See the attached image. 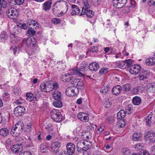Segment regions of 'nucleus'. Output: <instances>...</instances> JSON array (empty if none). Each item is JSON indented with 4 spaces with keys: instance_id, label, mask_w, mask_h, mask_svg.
I'll return each mask as SVG.
<instances>
[{
    "instance_id": "de8ad7c7",
    "label": "nucleus",
    "mask_w": 155,
    "mask_h": 155,
    "mask_svg": "<svg viewBox=\"0 0 155 155\" xmlns=\"http://www.w3.org/2000/svg\"><path fill=\"white\" fill-rule=\"evenodd\" d=\"M126 68L127 67L125 61L120 62V68L124 69Z\"/></svg>"
},
{
    "instance_id": "f8f14e48",
    "label": "nucleus",
    "mask_w": 155,
    "mask_h": 155,
    "mask_svg": "<svg viewBox=\"0 0 155 155\" xmlns=\"http://www.w3.org/2000/svg\"><path fill=\"white\" fill-rule=\"evenodd\" d=\"M66 147L68 154V155H72L75 150V145L71 143H69L67 144Z\"/></svg>"
},
{
    "instance_id": "aec40b11",
    "label": "nucleus",
    "mask_w": 155,
    "mask_h": 155,
    "mask_svg": "<svg viewBox=\"0 0 155 155\" xmlns=\"http://www.w3.org/2000/svg\"><path fill=\"white\" fill-rule=\"evenodd\" d=\"M28 21L27 23V25L30 26V27L31 26V28L34 29H36L37 28H38V24L34 20H28Z\"/></svg>"
},
{
    "instance_id": "7ed1b4c3",
    "label": "nucleus",
    "mask_w": 155,
    "mask_h": 155,
    "mask_svg": "<svg viewBox=\"0 0 155 155\" xmlns=\"http://www.w3.org/2000/svg\"><path fill=\"white\" fill-rule=\"evenodd\" d=\"M52 10L54 14H56L57 11L60 10L63 7L68 9L67 2L64 0H58L54 4Z\"/></svg>"
},
{
    "instance_id": "58836bf2",
    "label": "nucleus",
    "mask_w": 155,
    "mask_h": 155,
    "mask_svg": "<svg viewBox=\"0 0 155 155\" xmlns=\"http://www.w3.org/2000/svg\"><path fill=\"white\" fill-rule=\"evenodd\" d=\"M94 12L92 10H88V9L87 10L86 12V15L89 18H91L93 17L94 15Z\"/></svg>"
},
{
    "instance_id": "680f3d73",
    "label": "nucleus",
    "mask_w": 155,
    "mask_h": 155,
    "mask_svg": "<svg viewBox=\"0 0 155 155\" xmlns=\"http://www.w3.org/2000/svg\"><path fill=\"white\" fill-rule=\"evenodd\" d=\"M148 3L150 6H155V0H149Z\"/></svg>"
},
{
    "instance_id": "a211bd4d",
    "label": "nucleus",
    "mask_w": 155,
    "mask_h": 155,
    "mask_svg": "<svg viewBox=\"0 0 155 155\" xmlns=\"http://www.w3.org/2000/svg\"><path fill=\"white\" fill-rule=\"evenodd\" d=\"M53 97L55 100H61L62 95L61 93L58 91H55L52 93Z\"/></svg>"
},
{
    "instance_id": "ddd939ff",
    "label": "nucleus",
    "mask_w": 155,
    "mask_h": 155,
    "mask_svg": "<svg viewBox=\"0 0 155 155\" xmlns=\"http://www.w3.org/2000/svg\"><path fill=\"white\" fill-rule=\"evenodd\" d=\"M11 151L15 154L19 153L22 150V147L21 144H15L10 147Z\"/></svg>"
},
{
    "instance_id": "79ce46f5",
    "label": "nucleus",
    "mask_w": 155,
    "mask_h": 155,
    "mask_svg": "<svg viewBox=\"0 0 155 155\" xmlns=\"http://www.w3.org/2000/svg\"><path fill=\"white\" fill-rule=\"evenodd\" d=\"M139 87H136L133 88L131 90V93L134 94H137L139 93Z\"/></svg>"
},
{
    "instance_id": "5701e85b",
    "label": "nucleus",
    "mask_w": 155,
    "mask_h": 155,
    "mask_svg": "<svg viewBox=\"0 0 155 155\" xmlns=\"http://www.w3.org/2000/svg\"><path fill=\"white\" fill-rule=\"evenodd\" d=\"M9 133V130L6 128H3L0 130V135L4 137L7 136Z\"/></svg>"
},
{
    "instance_id": "473e14b6",
    "label": "nucleus",
    "mask_w": 155,
    "mask_h": 155,
    "mask_svg": "<svg viewBox=\"0 0 155 155\" xmlns=\"http://www.w3.org/2000/svg\"><path fill=\"white\" fill-rule=\"evenodd\" d=\"M121 152L123 155H130L131 154L130 150L127 148H123Z\"/></svg>"
},
{
    "instance_id": "4c0bfd02",
    "label": "nucleus",
    "mask_w": 155,
    "mask_h": 155,
    "mask_svg": "<svg viewBox=\"0 0 155 155\" xmlns=\"http://www.w3.org/2000/svg\"><path fill=\"white\" fill-rule=\"evenodd\" d=\"M109 90V87L108 86H107L104 87L102 90H100V92L103 94H106L108 93Z\"/></svg>"
},
{
    "instance_id": "6ab92c4d",
    "label": "nucleus",
    "mask_w": 155,
    "mask_h": 155,
    "mask_svg": "<svg viewBox=\"0 0 155 155\" xmlns=\"http://www.w3.org/2000/svg\"><path fill=\"white\" fill-rule=\"evenodd\" d=\"M99 68L98 64L95 62L91 63L89 66V69L91 71H97L98 69Z\"/></svg>"
},
{
    "instance_id": "a18cd8bd",
    "label": "nucleus",
    "mask_w": 155,
    "mask_h": 155,
    "mask_svg": "<svg viewBox=\"0 0 155 155\" xmlns=\"http://www.w3.org/2000/svg\"><path fill=\"white\" fill-rule=\"evenodd\" d=\"M143 147V145L142 144L137 143L135 145L134 148L137 150H139L141 149Z\"/></svg>"
},
{
    "instance_id": "5fc2aeb1",
    "label": "nucleus",
    "mask_w": 155,
    "mask_h": 155,
    "mask_svg": "<svg viewBox=\"0 0 155 155\" xmlns=\"http://www.w3.org/2000/svg\"><path fill=\"white\" fill-rule=\"evenodd\" d=\"M125 61L127 67L130 66L132 64V60L131 59L127 60Z\"/></svg>"
},
{
    "instance_id": "052dcab7",
    "label": "nucleus",
    "mask_w": 155,
    "mask_h": 155,
    "mask_svg": "<svg viewBox=\"0 0 155 155\" xmlns=\"http://www.w3.org/2000/svg\"><path fill=\"white\" fill-rule=\"evenodd\" d=\"M85 114L84 113H79L77 115L78 117V119L80 120H81L83 118V117L85 115Z\"/></svg>"
},
{
    "instance_id": "603ef678",
    "label": "nucleus",
    "mask_w": 155,
    "mask_h": 155,
    "mask_svg": "<svg viewBox=\"0 0 155 155\" xmlns=\"http://www.w3.org/2000/svg\"><path fill=\"white\" fill-rule=\"evenodd\" d=\"M18 27H20V28L23 29H26L27 28V26L25 23H23L22 24H20L18 25Z\"/></svg>"
},
{
    "instance_id": "f704fd0d",
    "label": "nucleus",
    "mask_w": 155,
    "mask_h": 155,
    "mask_svg": "<svg viewBox=\"0 0 155 155\" xmlns=\"http://www.w3.org/2000/svg\"><path fill=\"white\" fill-rule=\"evenodd\" d=\"M147 87L149 90L152 92L155 91V84L150 83L147 85Z\"/></svg>"
},
{
    "instance_id": "9d476101",
    "label": "nucleus",
    "mask_w": 155,
    "mask_h": 155,
    "mask_svg": "<svg viewBox=\"0 0 155 155\" xmlns=\"http://www.w3.org/2000/svg\"><path fill=\"white\" fill-rule=\"evenodd\" d=\"M141 69V67L138 64H135L131 66L129 68L130 73L132 74L135 75L139 73Z\"/></svg>"
},
{
    "instance_id": "bb28decb",
    "label": "nucleus",
    "mask_w": 155,
    "mask_h": 155,
    "mask_svg": "<svg viewBox=\"0 0 155 155\" xmlns=\"http://www.w3.org/2000/svg\"><path fill=\"white\" fill-rule=\"evenodd\" d=\"M26 99L30 101H35L36 98L34 97L33 94L31 93H28L26 94Z\"/></svg>"
},
{
    "instance_id": "9b49d317",
    "label": "nucleus",
    "mask_w": 155,
    "mask_h": 155,
    "mask_svg": "<svg viewBox=\"0 0 155 155\" xmlns=\"http://www.w3.org/2000/svg\"><path fill=\"white\" fill-rule=\"evenodd\" d=\"M71 83L74 85L73 87H77L78 89V88H84V83L82 81L81 79H74L72 81Z\"/></svg>"
},
{
    "instance_id": "b1692460",
    "label": "nucleus",
    "mask_w": 155,
    "mask_h": 155,
    "mask_svg": "<svg viewBox=\"0 0 155 155\" xmlns=\"http://www.w3.org/2000/svg\"><path fill=\"white\" fill-rule=\"evenodd\" d=\"M146 136L151 142L153 143L155 142V134L149 132L147 134Z\"/></svg>"
},
{
    "instance_id": "f03ea898",
    "label": "nucleus",
    "mask_w": 155,
    "mask_h": 155,
    "mask_svg": "<svg viewBox=\"0 0 155 155\" xmlns=\"http://www.w3.org/2000/svg\"><path fill=\"white\" fill-rule=\"evenodd\" d=\"M23 128V123L18 121L13 126L10 131V134L13 137H17L22 132Z\"/></svg>"
},
{
    "instance_id": "72a5a7b5",
    "label": "nucleus",
    "mask_w": 155,
    "mask_h": 155,
    "mask_svg": "<svg viewBox=\"0 0 155 155\" xmlns=\"http://www.w3.org/2000/svg\"><path fill=\"white\" fill-rule=\"evenodd\" d=\"M7 6V3L5 0H0V11L2 10V8H5Z\"/></svg>"
},
{
    "instance_id": "6e6552de",
    "label": "nucleus",
    "mask_w": 155,
    "mask_h": 155,
    "mask_svg": "<svg viewBox=\"0 0 155 155\" xmlns=\"http://www.w3.org/2000/svg\"><path fill=\"white\" fill-rule=\"evenodd\" d=\"M25 108L21 106H19L16 107L14 110V114L17 117H21L24 114Z\"/></svg>"
},
{
    "instance_id": "393cba45",
    "label": "nucleus",
    "mask_w": 155,
    "mask_h": 155,
    "mask_svg": "<svg viewBox=\"0 0 155 155\" xmlns=\"http://www.w3.org/2000/svg\"><path fill=\"white\" fill-rule=\"evenodd\" d=\"M146 64L148 65H153L155 64V58H150L146 60Z\"/></svg>"
},
{
    "instance_id": "423d86ee",
    "label": "nucleus",
    "mask_w": 155,
    "mask_h": 155,
    "mask_svg": "<svg viewBox=\"0 0 155 155\" xmlns=\"http://www.w3.org/2000/svg\"><path fill=\"white\" fill-rule=\"evenodd\" d=\"M7 16L12 19H16L18 16V12L16 10L11 8L6 11Z\"/></svg>"
},
{
    "instance_id": "cd10ccee",
    "label": "nucleus",
    "mask_w": 155,
    "mask_h": 155,
    "mask_svg": "<svg viewBox=\"0 0 155 155\" xmlns=\"http://www.w3.org/2000/svg\"><path fill=\"white\" fill-rule=\"evenodd\" d=\"M125 116V113L124 110H122L119 112L117 114V118L118 120H121Z\"/></svg>"
},
{
    "instance_id": "bf43d9fd",
    "label": "nucleus",
    "mask_w": 155,
    "mask_h": 155,
    "mask_svg": "<svg viewBox=\"0 0 155 155\" xmlns=\"http://www.w3.org/2000/svg\"><path fill=\"white\" fill-rule=\"evenodd\" d=\"M88 9H85L84 8H82V9L80 15V16H82L84 14H86V12Z\"/></svg>"
},
{
    "instance_id": "8fccbe9b",
    "label": "nucleus",
    "mask_w": 155,
    "mask_h": 155,
    "mask_svg": "<svg viewBox=\"0 0 155 155\" xmlns=\"http://www.w3.org/2000/svg\"><path fill=\"white\" fill-rule=\"evenodd\" d=\"M30 47L31 48V49L33 52L38 50L39 49L38 46L36 44V43L34 45H32Z\"/></svg>"
},
{
    "instance_id": "1a4fd4ad",
    "label": "nucleus",
    "mask_w": 155,
    "mask_h": 155,
    "mask_svg": "<svg viewBox=\"0 0 155 155\" xmlns=\"http://www.w3.org/2000/svg\"><path fill=\"white\" fill-rule=\"evenodd\" d=\"M127 2V0H113V6L117 8H121L124 6Z\"/></svg>"
},
{
    "instance_id": "c756f323",
    "label": "nucleus",
    "mask_w": 155,
    "mask_h": 155,
    "mask_svg": "<svg viewBox=\"0 0 155 155\" xmlns=\"http://www.w3.org/2000/svg\"><path fill=\"white\" fill-rule=\"evenodd\" d=\"M141 134L140 133H134L132 136V137L134 141H137L140 139Z\"/></svg>"
},
{
    "instance_id": "a19ab883",
    "label": "nucleus",
    "mask_w": 155,
    "mask_h": 155,
    "mask_svg": "<svg viewBox=\"0 0 155 155\" xmlns=\"http://www.w3.org/2000/svg\"><path fill=\"white\" fill-rule=\"evenodd\" d=\"M108 70V68H103L100 70L99 73L101 75L103 74L107 73Z\"/></svg>"
},
{
    "instance_id": "2f4dec72",
    "label": "nucleus",
    "mask_w": 155,
    "mask_h": 155,
    "mask_svg": "<svg viewBox=\"0 0 155 155\" xmlns=\"http://www.w3.org/2000/svg\"><path fill=\"white\" fill-rule=\"evenodd\" d=\"M53 104L54 106L58 108H61L63 105L61 100H55V101L53 102Z\"/></svg>"
},
{
    "instance_id": "09e8293b",
    "label": "nucleus",
    "mask_w": 155,
    "mask_h": 155,
    "mask_svg": "<svg viewBox=\"0 0 155 155\" xmlns=\"http://www.w3.org/2000/svg\"><path fill=\"white\" fill-rule=\"evenodd\" d=\"M72 73L74 74L79 75L81 74L80 71L78 70L77 68H75L72 70Z\"/></svg>"
},
{
    "instance_id": "0eeeda50",
    "label": "nucleus",
    "mask_w": 155,
    "mask_h": 155,
    "mask_svg": "<svg viewBox=\"0 0 155 155\" xmlns=\"http://www.w3.org/2000/svg\"><path fill=\"white\" fill-rule=\"evenodd\" d=\"M36 42V40L33 37L24 38L22 41V43L24 45L28 47L30 46V47L32 45H34Z\"/></svg>"
},
{
    "instance_id": "338daca9",
    "label": "nucleus",
    "mask_w": 155,
    "mask_h": 155,
    "mask_svg": "<svg viewBox=\"0 0 155 155\" xmlns=\"http://www.w3.org/2000/svg\"><path fill=\"white\" fill-rule=\"evenodd\" d=\"M12 142V140L11 139L9 138H8L6 141V144L8 145H11Z\"/></svg>"
},
{
    "instance_id": "69168bd1",
    "label": "nucleus",
    "mask_w": 155,
    "mask_h": 155,
    "mask_svg": "<svg viewBox=\"0 0 155 155\" xmlns=\"http://www.w3.org/2000/svg\"><path fill=\"white\" fill-rule=\"evenodd\" d=\"M152 155H155V145H153L151 148Z\"/></svg>"
},
{
    "instance_id": "6e6d98bb",
    "label": "nucleus",
    "mask_w": 155,
    "mask_h": 155,
    "mask_svg": "<svg viewBox=\"0 0 155 155\" xmlns=\"http://www.w3.org/2000/svg\"><path fill=\"white\" fill-rule=\"evenodd\" d=\"M84 136H85V137H84V138H85L86 137L87 140L90 139L91 137V136L90 135V131L86 132L85 134L84 135Z\"/></svg>"
},
{
    "instance_id": "0e129e2a",
    "label": "nucleus",
    "mask_w": 155,
    "mask_h": 155,
    "mask_svg": "<svg viewBox=\"0 0 155 155\" xmlns=\"http://www.w3.org/2000/svg\"><path fill=\"white\" fill-rule=\"evenodd\" d=\"M97 50V48L96 47L93 46L91 48L90 51L91 52L93 53L96 52Z\"/></svg>"
},
{
    "instance_id": "e2e57ef3",
    "label": "nucleus",
    "mask_w": 155,
    "mask_h": 155,
    "mask_svg": "<svg viewBox=\"0 0 155 155\" xmlns=\"http://www.w3.org/2000/svg\"><path fill=\"white\" fill-rule=\"evenodd\" d=\"M24 1V0H15V3L18 5H22Z\"/></svg>"
},
{
    "instance_id": "20e7f679",
    "label": "nucleus",
    "mask_w": 155,
    "mask_h": 155,
    "mask_svg": "<svg viewBox=\"0 0 155 155\" xmlns=\"http://www.w3.org/2000/svg\"><path fill=\"white\" fill-rule=\"evenodd\" d=\"M51 118L57 122H60L62 121L64 117L62 116L61 113L58 110L54 109L51 113Z\"/></svg>"
},
{
    "instance_id": "c03bdc74",
    "label": "nucleus",
    "mask_w": 155,
    "mask_h": 155,
    "mask_svg": "<svg viewBox=\"0 0 155 155\" xmlns=\"http://www.w3.org/2000/svg\"><path fill=\"white\" fill-rule=\"evenodd\" d=\"M83 3L84 6L83 8H84L85 9H88L90 8L89 5L88 3L87 0H83Z\"/></svg>"
},
{
    "instance_id": "37998d69",
    "label": "nucleus",
    "mask_w": 155,
    "mask_h": 155,
    "mask_svg": "<svg viewBox=\"0 0 155 155\" xmlns=\"http://www.w3.org/2000/svg\"><path fill=\"white\" fill-rule=\"evenodd\" d=\"M7 38V33L3 31L0 35V38L1 39H6Z\"/></svg>"
},
{
    "instance_id": "c9c22d12",
    "label": "nucleus",
    "mask_w": 155,
    "mask_h": 155,
    "mask_svg": "<svg viewBox=\"0 0 155 155\" xmlns=\"http://www.w3.org/2000/svg\"><path fill=\"white\" fill-rule=\"evenodd\" d=\"M57 68L60 69V71H64L65 68V64L60 62L58 64V67Z\"/></svg>"
},
{
    "instance_id": "7c9ffc66",
    "label": "nucleus",
    "mask_w": 155,
    "mask_h": 155,
    "mask_svg": "<svg viewBox=\"0 0 155 155\" xmlns=\"http://www.w3.org/2000/svg\"><path fill=\"white\" fill-rule=\"evenodd\" d=\"M61 146V143L59 141L56 142L52 143L51 145L52 149L54 151L55 149L59 148Z\"/></svg>"
},
{
    "instance_id": "864d4df0",
    "label": "nucleus",
    "mask_w": 155,
    "mask_h": 155,
    "mask_svg": "<svg viewBox=\"0 0 155 155\" xmlns=\"http://www.w3.org/2000/svg\"><path fill=\"white\" fill-rule=\"evenodd\" d=\"M84 140L79 141L77 143V145L78 147H83Z\"/></svg>"
},
{
    "instance_id": "412c9836",
    "label": "nucleus",
    "mask_w": 155,
    "mask_h": 155,
    "mask_svg": "<svg viewBox=\"0 0 155 155\" xmlns=\"http://www.w3.org/2000/svg\"><path fill=\"white\" fill-rule=\"evenodd\" d=\"M132 102L134 105H140L141 102V99L140 97L136 96L133 98Z\"/></svg>"
},
{
    "instance_id": "3c124183",
    "label": "nucleus",
    "mask_w": 155,
    "mask_h": 155,
    "mask_svg": "<svg viewBox=\"0 0 155 155\" xmlns=\"http://www.w3.org/2000/svg\"><path fill=\"white\" fill-rule=\"evenodd\" d=\"M83 117V118L81 120V121L84 122H87L88 121L89 117L88 115L85 114V115Z\"/></svg>"
},
{
    "instance_id": "774afa93",
    "label": "nucleus",
    "mask_w": 155,
    "mask_h": 155,
    "mask_svg": "<svg viewBox=\"0 0 155 155\" xmlns=\"http://www.w3.org/2000/svg\"><path fill=\"white\" fill-rule=\"evenodd\" d=\"M19 155H32L31 152L28 151H26L24 152L23 153L22 152L21 154Z\"/></svg>"
},
{
    "instance_id": "dca6fc26",
    "label": "nucleus",
    "mask_w": 155,
    "mask_h": 155,
    "mask_svg": "<svg viewBox=\"0 0 155 155\" xmlns=\"http://www.w3.org/2000/svg\"><path fill=\"white\" fill-rule=\"evenodd\" d=\"M71 7L72 8V12L71 13L72 15H78L80 13L81 10L78 6L75 5H72Z\"/></svg>"
},
{
    "instance_id": "2eb2a0df",
    "label": "nucleus",
    "mask_w": 155,
    "mask_h": 155,
    "mask_svg": "<svg viewBox=\"0 0 155 155\" xmlns=\"http://www.w3.org/2000/svg\"><path fill=\"white\" fill-rule=\"evenodd\" d=\"M52 3L51 0H49L45 2L42 5V9L45 12L49 11L51 9V5Z\"/></svg>"
},
{
    "instance_id": "13d9d810",
    "label": "nucleus",
    "mask_w": 155,
    "mask_h": 155,
    "mask_svg": "<svg viewBox=\"0 0 155 155\" xmlns=\"http://www.w3.org/2000/svg\"><path fill=\"white\" fill-rule=\"evenodd\" d=\"M152 117L151 116H148L146 118V120L147 124V125L149 126L150 125V120Z\"/></svg>"
},
{
    "instance_id": "f3484780",
    "label": "nucleus",
    "mask_w": 155,
    "mask_h": 155,
    "mask_svg": "<svg viewBox=\"0 0 155 155\" xmlns=\"http://www.w3.org/2000/svg\"><path fill=\"white\" fill-rule=\"evenodd\" d=\"M122 91V87L119 85L115 86L112 90V93L114 95H117L119 94Z\"/></svg>"
},
{
    "instance_id": "c85d7f7f",
    "label": "nucleus",
    "mask_w": 155,
    "mask_h": 155,
    "mask_svg": "<svg viewBox=\"0 0 155 155\" xmlns=\"http://www.w3.org/2000/svg\"><path fill=\"white\" fill-rule=\"evenodd\" d=\"M87 64L84 61H82L80 64L79 69L80 71H86L87 69Z\"/></svg>"
},
{
    "instance_id": "4468645a",
    "label": "nucleus",
    "mask_w": 155,
    "mask_h": 155,
    "mask_svg": "<svg viewBox=\"0 0 155 155\" xmlns=\"http://www.w3.org/2000/svg\"><path fill=\"white\" fill-rule=\"evenodd\" d=\"M73 78L71 74L68 73H65L62 75L61 80L64 82H67L70 81Z\"/></svg>"
},
{
    "instance_id": "4be33fe9",
    "label": "nucleus",
    "mask_w": 155,
    "mask_h": 155,
    "mask_svg": "<svg viewBox=\"0 0 155 155\" xmlns=\"http://www.w3.org/2000/svg\"><path fill=\"white\" fill-rule=\"evenodd\" d=\"M148 74V71H142L139 75L138 78L140 80H143L147 78V74Z\"/></svg>"
},
{
    "instance_id": "e433bc0d",
    "label": "nucleus",
    "mask_w": 155,
    "mask_h": 155,
    "mask_svg": "<svg viewBox=\"0 0 155 155\" xmlns=\"http://www.w3.org/2000/svg\"><path fill=\"white\" fill-rule=\"evenodd\" d=\"M20 50L19 48L17 47L16 46H12L10 48V50L11 51H12L14 54H15L16 53Z\"/></svg>"
},
{
    "instance_id": "a878e982",
    "label": "nucleus",
    "mask_w": 155,
    "mask_h": 155,
    "mask_svg": "<svg viewBox=\"0 0 155 155\" xmlns=\"http://www.w3.org/2000/svg\"><path fill=\"white\" fill-rule=\"evenodd\" d=\"M91 144V143L89 141L84 140L83 150L84 151L88 150L90 148Z\"/></svg>"
},
{
    "instance_id": "4d7b16f0",
    "label": "nucleus",
    "mask_w": 155,
    "mask_h": 155,
    "mask_svg": "<svg viewBox=\"0 0 155 155\" xmlns=\"http://www.w3.org/2000/svg\"><path fill=\"white\" fill-rule=\"evenodd\" d=\"M35 31L34 30L29 29L27 30V34L30 35H34L35 34Z\"/></svg>"
},
{
    "instance_id": "49530a36",
    "label": "nucleus",
    "mask_w": 155,
    "mask_h": 155,
    "mask_svg": "<svg viewBox=\"0 0 155 155\" xmlns=\"http://www.w3.org/2000/svg\"><path fill=\"white\" fill-rule=\"evenodd\" d=\"M40 149L41 152L43 153L45 152L46 150V146L44 144H41L40 145Z\"/></svg>"
},
{
    "instance_id": "f257e3e1",
    "label": "nucleus",
    "mask_w": 155,
    "mask_h": 155,
    "mask_svg": "<svg viewBox=\"0 0 155 155\" xmlns=\"http://www.w3.org/2000/svg\"><path fill=\"white\" fill-rule=\"evenodd\" d=\"M58 87V83L55 82L52 83L51 81H43L40 85V91L46 93L50 92L53 90H56Z\"/></svg>"
},
{
    "instance_id": "ea45409f",
    "label": "nucleus",
    "mask_w": 155,
    "mask_h": 155,
    "mask_svg": "<svg viewBox=\"0 0 155 155\" xmlns=\"http://www.w3.org/2000/svg\"><path fill=\"white\" fill-rule=\"evenodd\" d=\"M123 87V89L126 91H129L131 88L130 85L128 84H124Z\"/></svg>"
},
{
    "instance_id": "39448f33",
    "label": "nucleus",
    "mask_w": 155,
    "mask_h": 155,
    "mask_svg": "<svg viewBox=\"0 0 155 155\" xmlns=\"http://www.w3.org/2000/svg\"><path fill=\"white\" fill-rule=\"evenodd\" d=\"M79 90L75 87H68L65 91V93L68 96H74L78 94Z\"/></svg>"
}]
</instances>
